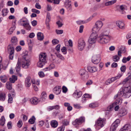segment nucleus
<instances>
[{
  "instance_id": "obj_1",
  "label": "nucleus",
  "mask_w": 131,
  "mask_h": 131,
  "mask_svg": "<svg viewBox=\"0 0 131 131\" xmlns=\"http://www.w3.org/2000/svg\"><path fill=\"white\" fill-rule=\"evenodd\" d=\"M131 95V84L128 86L121 88L118 94L114 97L116 99L119 97L123 96L125 98H129Z\"/></svg>"
},
{
  "instance_id": "obj_2",
  "label": "nucleus",
  "mask_w": 131,
  "mask_h": 131,
  "mask_svg": "<svg viewBox=\"0 0 131 131\" xmlns=\"http://www.w3.org/2000/svg\"><path fill=\"white\" fill-rule=\"evenodd\" d=\"M22 67L25 69L28 68L30 64V61L26 51L25 53L23 54L22 58L21 60Z\"/></svg>"
},
{
  "instance_id": "obj_3",
  "label": "nucleus",
  "mask_w": 131,
  "mask_h": 131,
  "mask_svg": "<svg viewBox=\"0 0 131 131\" xmlns=\"http://www.w3.org/2000/svg\"><path fill=\"white\" fill-rule=\"evenodd\" d=\"M111 36L108 35L101 34L97 38V40L98 42L101 44L106 43L110 40Z\"/></svg>"
},
{
  "instance_id": "obj_4",
  "label": "nucleus",
  "mask_w": 131,
  "mask_h": 131,
  "mask_svg": "<svg viewBox=\"0 0 131 131\" xmlns=\"http://www.w3.org/2000/svg\"><path fill=\"white\" fill-rule=\"evenodd\" d=\"M19 22L20 25L23 26L27 30H31V26L27 18H23L20 20Z\"/></svg>"
},
{
  "instance_id": "obj_5",
  "label": "nucleus",
  "mask_w": 131,
  "mask_h": 131,
  "mask_svg": "<svg viewBox=\"0 0 131 131\" xmlns=\"http://www.w3.org/2000/svg\"><path fill=\"white\" fill-rule=\"evenodd\" d=\"M97 33L93 32L89 39L88 41L90 43L89 45L91 46L93 48L95 46V43L96 42V39H97Z\"/></svg>"
},
{
  "instance_id": "obj_6",
  "label": "nucleus",
  "mask_w": 131,
  "mask_h": 131,
  "mask_svg": "<svg viewBox=\"0 0 131 131\" xmlns=\"http://www.w3.org/2000/svg\"><path fill=\"white\" fill-rule=\"evenodd\" d=\"M103 25L101 21H98L95 23V25L92 29L93 32L96 33L98 32Z\"/></svg>"
},
{
  "instance_id": "obj_7",
  "label": "nucleus",
  "mask_w": 131,
  "mask_h": 131,
  "mask_svg": "<svg viewBox=\"0 0 131 131\" xmlns=\"http://www.w3.org/2000/svg\"><path fill=\"white\" fill-rule=\"evenodd\" d=\"M85 120V118L83 117H81L79 118L76 119L74 121V123H75L74 126L78 128L79 127L78 126L84 122Z\"/></svg>"
},
{
  "instance_id": "obj_8",
  "label": "nucleus",
  "mask_w": 131,
  "mask_h": 131,
  "mask_svg": "<svg viewBox=\"0 0 131 131\" xmlns=\"http://www.w3.org/2000/svg\"><path fill=\"white\" fill-rule=\"evenodd\" d=\"M85 120V118L83 117H81L79 118L76 119L74 121V123H75L74 126L78 128L79 127L78 126L84 122Z\"/></svg>"
},
{
  "instance_id": "obj_9",
  "label": "nucleus",
  "mask_w": 131,
  "mask_h": 131,
  "mask_svg": "<svg viewBox=\"0 0 131 131\" xmlns=\"http://www.w3.org/2000/svg\"><path fill=\"white\" fill-rule=\"evenodd\" d=\"M85 45V43L82 38L80 39L78 41V48L80 50L82 51L84 49Z\"/></svg>"
},
{
  "instance_id": "obj_10",
  "label": "nucleus",
  "mask_w": 131,
  "mask_h": 131,
  "mask_svg": "<svg viewBox=\"0 0 131 131\" xmlns=\"http://www.w3.org/2000/svg\"><path fill=\"white\" fill-rule=\"evenodd\" d=\"M79 74L82 78L87 79L89 77L88 72L84 69H81L80 70L79 72Z\"/></svg>"
},
{
  "instance_id": "obj_11",
  "label": "nucleus",
  "mask_w": 131,
  "mask_h": 131,
  "mask_svg": "<svg viewBox=\"0 0 131 131\" xmlns=\"http://www.w3.org/2000/svg\"><path fill=\"white\" fill-rule=\"evenodd\" d=\"M100 57L99 55H95L92 57V61L94 64H98L100 62Z\"/></svg>"
},
{
  "instance_id": "obj_12",
  "label": "nucleus",
  "mask_w": 131,
  "mask_h": 131,
  "mask_svg": "<svg viewBox=\"0 0 131 131\" xmlns=\"http://www.w3.org/2000/svg\"><path fill=\"white\" fill-rule=\"evenodd\" d=\"M105 121V119L99 118L97 119V121L96 122V124L98 126L100 127L101 128L104 125Z\"/></svg>"
},
{
  "instance_id": "obj_13",
  "label": "nucleus",
  "mask_w": 131,
  "mask_h": 131,
  "mask_svg": "<svg viewBox=\"0 0 131 131\" xmlns=\"http://www.w3.org/2000/svg\"><path fill=\"white\" fill-rule=\"evenodd\" d=\"M46 56L45 53H41L39 56V61L44 63H46Z\"/></svg>"
},
{
  "instance_id": "obj_14",
  "label": "nucleus",
  "mask_w": 131,
  "mask_h": 131,
  "mask_svg": "<svg viewBox=\"0 0 131 131\" xmlns=\"http://www.w3.org/2000/svg\"><path fill=\"white\" fill-rule=\"evenodd\" d=\"M119 131H131V126L129 124H126Z\"/></svg>"
},
{
  "instance_id": "obj_15",
  "label": "nucleus",
  "mask_w": 131,
  "mask_h": 131,
  "mask_svg": "<svg viewBox=\"0 0 131 131\" xmlns=\"http://www.w3.org/2000/svg\"><path fill=\"white\" fill-rule=\"evenodd\" d=\"M127 113L126 110L124 108H122L118 112V115L119 116H122L126 115Z\"/></svg>"
},
{
  "instance_id": "obj_16",
  "label": "nucleus",
  "mask_w": 131,
  "mask_h": 131,
  "mask_svg": "<svg viewBox=\"0 0 131 131\" xmlns=\"http://www.w3.org/2000/svg\"><path fill=\"white\" fill-rule=\"evenodd\" d=\"M82 92L79 90H75L74 92V98L77 99L81 96L82 95Z\"/></svg>"
},
{
  "instance_id": "obj_17",
  "label": "nucleus",
  "mask_w": 131,
  "mask_h": 131,
  "mask_svg": "<svg viewBox=\"0 0 131 131\" xmlns=\"http://www.w3.org/2000/svg\"><path fill=\"white\" fill-rule=\"evenodd\" d=\"M50 13L49 12L47 13V17L46 20V25L47 27V28L48 29H49L50 27H49V22L50 21Z\"/></svg>"
},
{
  "instance_id": "obj_18",
  "label": "nucleus",
  "mask_w": 131,
  "mask_h": 131,
  "mask_svg": "<svg viewBox=\"0 0 131 131\" xmlns=\"http://www.w3.org/2000/svg\"><path fill=\"white\" fill-rule=\"evenodd\" d=\"M31 78L29 76L27 77L25 79V85L26 87H29L31 84V81H30Z\"/></svg>"
},
{
  "instance_id": "obj_19",
  "label": "nucleus",
  "mask_w": 131,
  "mask_h": 131,
  "mask_svg": "<svg viewBox=\"0 0 131 131\" xmlns=\"http://www.w3.org/2000/svg\"><path fill=\"white\" fill-rule=\"evenodd\" d=\"M116 23L117 26L119 28L121 29L124 28V23L122 22L121 21H116Z\"/></svg>"
},
{
  "instance_id": "obj_20",
  "label": "nucleus",
  "mask_w": 131,
  "mask_h": 131,
  "mask_svg": "<svg viewBox=\"0 0 131 131\" xmlns=\"http://www.w3.org/2000/svg\"><path fill=\"white\" fill-rule=\"evenodd\" d=\"M87 69L89 72L92 73L95 72L97 70L96 68L94 67L88 66L87 67Z\"/></svg>"
},
{
  "instance_id": "obj_21",
  "label": "nucleus",
  "mask_w": 131,
  "mask_h": 131,
  "mask_svg": "<svg viewBox=\"0 0 131 131\" xmlns=\"http://www.w3.org/2000/svg\"><path fill=\"white\" fill-rule=\"evenodd\" d=\"M8 51L9 54H14V46L12 45H9L8 47Z\"/></svg>"
},
{
  "instance_id": "obj_22",
  "label": "nucleus",
  "mask_w": 131,
  "mask_h": 131,
  "mask_svg": "<svg viewBox=\"0 0 131 131\" xmlns=\"http://www.w3.org/2000/svg\"><path fill=\"white\" fill-rule=\"evenodd\" d=\"M20 59L18 58V62L16 68V72L18 73L19 72L20 70Z\"/></svg>"
},
{
  "instance_id": "obj_23",
  "label": "nucleus",
  "mask_w": 131,
  "mask_h": 131,
  "mask_svg": "<svg viewBox=\"0 0 131 131\" xmlns=\"http://www.w3.org/2000/svg\"><path fill=\"white\" fill-rule=\"evenodd\" d=\"M11 41L12 43L11 45L13 46L16 45L17 44V38L16 37H13L11 39Z\"/></svg>"
},
{
  "instance_id": "obj_24",
  "label": "nucleus",
  "mask_w": 131,
  "mask_h": 131,
  "mask_svg": "<svg viewBox=\"0 0 131 131\" xmlns=\"http://www.w3.org/2000/svg\"><path fill=\"white\" fill-rule=\"evenodd\" d=\"M30 101L32 104H37L38 102V99L36 97H33L30 100Z\"/></svg>"
},
{
  "instance_id": "obj_25",
  "label": "nucleus",
  "mask_w": 131,
  "mask_h": 131,
  "mask_svg": "<svg viewBox=\"0 0 131 131\" xmlns=\"http://www.w3.org/2000/svg\"><path fill=\"white\" fill-rule=\"evenodd\" d=\"M131 77L130 75H128V77L125 79L122 82V83L124 84L126 83H129Z\"/></svg>"
},
{
  "instance_id": "obj_26",
  "label": "nucleus",
  "mask_w": 131,
  "mask_h": 131,
  "mask_svg": "<svg viewBox=\"0 0 131 131\" xmlns=\"http://www.w3.org/2000/svg\"><path fill=\"white\" fill-rule=\"evenodd\" d=\"M51 126L53 128H56L58 125V123L56 120L52 121L51 122Z\"/></svg>"
},
{
  "instance_id": "obj_27",
  "label": "nucleus",
  "mask_w": 131,
  "mask_h": 131,
  "mask_svg": "<svg viewBox=\"0 0 131 131\" xmlns=\"http://www.w3.org/2000/svg\"><path fill=\"white\" fill-rule=\"evenodd\" d=\"M8 12V10L7 9L4 8L2 9L1 11L2 16L4 17L6 16Z\"/></svg>"
},
{
  "instance_id": "obj_28",
  "label": "nucleus",
  "mask_w": 131,
  "mask_h": 131,
  "mask_svg": "<svg viewBox=\"0 0 131 131\" xmlns=\"http://www.w3.org/2000/svg\"><path fill=\"white\" fill-rule=\"evenodd\" d=\"M37 36L38 39L39 40H42L44 38L43 34L41 32H38L37 33Z\"/></svg>"
},
{
  "instance_id": "obj_29",
  "label": "nucleus",
  "mask_w": 131,
  "mask_h": 131,
  "mask_svg": "<svg viewBox=\"0 0 131 131\" xmlns=\"http://www.w3.org/2000/svg\"><path fill=\"white\" fill-rule=\"evenodd\" d=\"M122 74H119L116 76L112 77L110 79L112 82L116 80L117 79L119 78L122 76Z\"/></svg>"
},
{
  "instance_id": "obj_30",
  "label": "nucleus",
  "mask_w": 131,
  "mask_h": 131,
  "mask_svg": "<svg viewBox=\"0 0 131 131\" xmlns=\"http://www.w3.org/2000/svg\"><path fill=\"white\" fill-rule=\"evenodd\" d=\"M6 95L4 92L0 93V100L4 101L5 99Z\"/></svg>"
},
{
  "instance_id": "obj_31",
  "label": "nucleus",
  "mask_w": 131,
  "mask_h": 131,
  "mask_svg": "<svg viewBox=\"0 0 131 131\" xmlns=\"http://www.w3.org/2000/svg\"><path fill=\"white\" fill-rule=\"evenodd\" d=\"M41 99L42 101H44L47 98V95L46 93L45 92H43L41 93Z\"/></svg>"
},
{
  "instance_id": "obj_32",
  "label": "nucleus",
  "mask_w": 131,
  "mask_h": 131,
  "mask_svg": "<svg viewBox=\"0 0 131 131\" xmlns=\"http://www.w3.org/2000/svg\"><path fill=\"white\" fill-rule=\"evenodd\" d=\"M5 119L4 116H2L0 120V125L2 126H3L5 124Z\"/></svg>"
},
{
  "instance_id": "obj_33",
  "label": "nucleus",
  "mask_w": 131,
  "mask_h": 131,
  "mask_svg": "<svg viewBox=\"0 0 131 131\" xmlns=\"http://www.w3.org/2000/svg\"><path fill=\"white\" fill-rule=\"evenodd\" d=\"M117 126L118 125H115L114 123H113L110 127V131H115Z\"/></svg>"
},
{
  "instance_id": "obj_34",
  "label": "nucleus",
  "mask_w": 131,
  "mask_h": 131,
  "mask_svg": "<svg viewBox=\"0 0 131 131\" xmlns=\"http://www.w3.org/2000/svg\"><path fill=\"white\" fill-rule=\"evenodd\" d=\"M6 87L8 90H11L12 87V83L9 82H7L6 84Z\"/></svg>"
},
{
  "instance_id": "obj_35",
  "label": "nucleus",
  "mask_w": 131,
  "mask_h": 131,
  "mask_svg": "<svg viewBox=\"0 0 131 131\" xmlns=\"http://www.w3.org/2000/svg\"><path fill=\"white\" fill-rule=\"evenodd\" d=\"M36 118L34 116H32L31 117L29 120L28 122L31 124H33L35 122Z\"/></svg>"
},
{
  "instance_id": "obj_36",
  "label": "nucleus",
  "mask_w": 131,
  "mask_h": 131,
  "mask_svg": "<svg viewBox=\"0 0 131 131\" xmlns=\"http://www.w3.org/2000/svg\"><path fill=\"white\" fill-rule=\"evenodd\" d=\"M0 78L2 82H5L7 81V78L6 76L4 75L3 76H1Z\"/></svg>"
},
{
  "instance_id": "obj_37",
  "label": "nucleus",
  "mask_w": 131,
  "mask_h": 131,
  "mask_svg": "<svg viewBox=\"0 0 131 131\" xmlns=\"http://www.w3.org/2000/svg\"><path fill=\"white\" fill-rule=\"evenodd\" d=\"M120 59V58L117 55H115L113 57V59L114 62L118 61Z\"/></svg>"
},
{
  "instance_id": "obj_38",
  "label": "nucleus",
  "mask_w": 131,
  "mask_h": 131,
  "mask_svg": "<svg viewBox=\"0 0 131 131\" xmlns=\"http://www.w3.org/2000/svg\"><path fill=\"white\" fill-rule=\"evenodd\" d=\"M45 63L39 61L37 63V66L38 67L41 68L43 66Z\"/></svg>"
},
{
  "instance_id": "obj_39",
  "label": "nucleus",
  "mask_w": 131,
  "mask_h": 131,
  "mask_svg": "<svg viewBox=\"0 0 131 131\" xmlns=\"http://www.w3.org/2000/svg\"><path fill=\"white\" fill-rule=\"evenodd\" d=\"M98 106L97 104L96 103H92L89 104V106L90 107L92 108H94L97 107Z\"/></svg>"
},
{
  "instance_id": "obj_40",
  "label": "nucleus",
  "mask_w": 131,
  "mask_h": 131,
  "mask_svg": "<svg viewBox=\"0 0 131 131\" xmlns=\"http://www.w3.org/2000/svg\"><path fill=\"white\" fill-rule=\"evenodd\" d=\"M55 54H56V56L58 58H59L62 60H64L65 58L60 53H55Z\"/></svg>"
},
{
  "instance_id": "obj_41",
  "label": "nucleus",
  "mask_w": 131,
  "mask_h": 131,
  "mask_svg": "<svg viewBox=\"0 0 131 131\" xmlns=\"http://www.w3.org/2000/svg\"><path fill=\"white\" fill-rule=\"evenodd\" d=\"M62 123L64 126H67L69 124V122L67 119H65L62 121Z\"/></svg>"
},
{
  "instance_id": "obj_42",
  "label": "nucleus",
  "mask_w": 131,
  "mask_h": 131,
  "mask_svg": "<svg viewBox=\"0 0 131 131\" xmlns=\"http://www.w3.org/2000/svg\"><path fill=\"white\" fill-rule=\"evenodd\" d=\"M60 90H61V87H60L59 86L55 87L53 89L54 91L55 92L57 91H58V94L59 93V91Z\"/></svg>"
},
{
  "instance_id": "obj_43",
  "label": "nucleus",
  "mask_w": 131,
  "mask_h": 131,
  "mask_svg": "<svg viewBox=\"0 0 131 131\" xmlns=\"http://www.w3.org/2000/svg\"><path fill=\"white\" fill-rule=\"evenodd\" d=\"M8 63V62H6L4 63H3V64H2V68L4 70H5L7 68Z\"/></svg>"
},
{
  "instance_id": "obj_44",
  "label": "nucleus",
  "mask_w": 131,
  "mask_h": 131,
  "mask_svg": "<svg viewBox=\"0 0 131 131\" xmlns=\"http://www.w3.org/2000/svg\"><path fill=\"white\" fill-rule=\"evenodd\" d=\"M122 101L121 99H118L117 100L115 101V105H117V104H121L122 103Z\"/></svg>"
},
{
  "instance_id": "obj_45",
  "label": "nucleus",
  "mask_w": 131,
  "mask_h": 131,
  "mask_svg": "<svg viewBox=\"0 0 131 131\" xmlns=\"http://www.w3.org/2000/svg\"><path fill=\"white\" fill-rule=\"evenodd\" d=\"M8 102L9 103H11L12 102L13 98L11 95L10 94H8Z\"/></svg>"
},
{
  "instance_id": "obj_46",
  "label": "nucleus",
  "mask_w": 131,
  "mask_h": 131,
  "mask_svg": "<svg viewBox=\"0 0 131 131\" xmlns=\"http://www.w3.org/2000/svg\"><path fill=\"white\" fill-rule=\"evenodd\" d=\"M126 69L125 66H122L120 68V70L122 72L124 73L125 72Z\"/></svg>"
},
{
  "instance_id": "obj_47",
  "label": "nucleus",
  "mask_w": 131,
  "mask_h": 131,
  "mask_svg": "<svg viewBox=\"0 0 131 131\" xmlns=\"http://www.w3.org/2000/svg\"><path fill=\"white\" fill-rule=\"evenodd\" d=\"M114 105H115V104L114 103H113L110 106H108L107 108V110L108 111L111 110V109L113 107Z\"/></svg>"
},
{
  "instance_id": "obj_48",
  "label": "nucleus",
  "mask_w": 131,
  "mask_h": 131,
  "mask_svg": "<svg viewBox=\"0 0 131 131\" xmlns=\"http://www.w3.org/2000/svg\"><path fill=\"white\" fill-rule=\"evenodd\" d=\"M52 42L53 45H56L59 42V40L57 39H53L52 41Z\"/></svg>"
},
{
  "instance_id": "obj_49",
  "label": "nucleus",
  "mask_w": 131,
  "mask_h": 131,
  "mask_svg": "<svg viewBox=\"0 0 131 131\" xmlns=\"http://www.w3.org/2000/svg\"><path fill=\"white\" fill-rule=\"evenodd\" d=\"M62 92L64 93H66L68 91L67 88L66 87L64 86H62Z\"/></svg>"
},
{
  "instance_id": "obj_50",
  "label": "nucleus",
  "mask_w": 131,
  "mask_h": 131,
  "mask_svg": "<svg viewBox=\"0 0 131 131\" xmlns=\"http://www.w3.org/2000/svg\"><path fill=\"white\" fill-rule=\"evenodd\" d=\"M15 28L14 27H13L10 28L9 30V32L8 33L10 35L13 32V31L14 30Z\"/></svg>"
},
{
  "instance_id": "obj_51",
  "label": "nucleus",
  "mask_w": 131,
  "mask_h": 131,
  "mask_svg": "<svg viewBox=\"0 0 131 131\" xmlns=\"http://www.w3.org/2000/svg\"><path fill=\"white\" fill-rule=\"evenodd\" d=\"M56 32L57 34H60L63 33V30H59L56 29Z\"/></svg>"
},
{
  "instance_id": "obj_52",
  "label": "nucleus",
  "mask_w": 131,
  "mask_h": 131,
  "mask_svg": "<svg viewBox=\"0 0 131 131\" xmlns=\"http://www.w3.org/2000/svg\"><path fill=\"white\" fill-rule=\"evenodd\" d=\"M61 50L62 52H64V53H63V54H66V53H67V52H66L67 49H66V47H63L62 48Z\"/></svg>"
},
{
  "instance_id": "obj_53",
  "label": "nucleus",
  "mask_w": 131,
  "mask_h": 131,
  "mask_svg": "<svg viewBox=\"0 0 131 131\" xmlns=\"http://www.w3.org/2000/svg\"><path fill=\"white\" fill-rule=\"evenodd\" d=\"M64 127H65L64 126H62L58 128L57 131H64Z\"/></svg>"
},
{
  "instance_id": "obj_54",
  "label": "nucleus",
  "mask_w": 131,
  "mask_h": 131,
  "mask_svg": "<svg viewBox=\"0 0 131 131\" xmlns=\"http://www.w3.org/2000/svg\"><path fill=\"white\" fill-rule=\"evenodd\" d=\"M32 12L34 13H35L36 14H39L40 13V11L38 10H37L35 9H32L31 10Z\"/></svg>"
},
{
  "instance_id": "obj_55",
  "label": "nucleus",
  "mask_w": 131,
  "mask_h": 131,
  "mask_svg": "<svg viewBox=\"0 0 131 131\" xmlns=\"http://www.w3.org/2000/svg\"><path fill=\"white\" fill-rule=\"evenodd\" d=\"M65 6L67 8H68L69 9H70L71 8V4L69 3L68 4V3H66L65 4Z\"/></svg>"
},
{
  "instance_id": "obj_56",
  "label": "nucleus",
  "mask_w": 131,
  "mask_h": 131,
  "mask_svg": "<svg viewBox=\"0 0 131 131\" xmlns=\"http://www.w3.org/2000/svg\"><path fill=\"white\" fill-rule=\"evenodd\" d=\"M112 82V81L110 79L107 80L105 82V84L106 85H108L111 83Z\"/></svg>"
},
{
  "instance_id": "obj_57",
  "label": "nucleus",
  "mask_w": 131,
  "mask_h": 131,
  "mask_svg": "<svg viewBox=\"0 0 131 131\" xmlns=\"http://www.w3.org/2000/svg\"><path fill=\"white\" fill-rule=\"evenodd\" d=\"M84 28L83 26L82 25L80 26L79 27V32L80 33H81L83 32V29Z\"/></svg>"
},
{
  "instance_id": "obj_58",
  "label": "nucleus",
  "mask_w": 131,
  "mask_h": 131,
  "mask_svg": "<svg viewBox=\"0 0 131 131\" xmlns=\"http://www.w3.org/2000/svg\"><path fill=\"white\" fill-rule=\"evenodd\" d=\"M35 7L38 9H40L41 8V6L38 3H37L35 5Z\"/></svg>"
},
{
  "instance_id": "obj_59",
  "label": "nucleus",
  "mask_w": 131,
  "mask_h": 131,
  "mask_svg": "<svg viewBox=\"0 0 131 131\" xmlns=\"http://www.w3.org/2000/svg\"><path fill=\"white\" fill-rule=\"evenodd\" d=\"M12 123L11 122H8L7 124V126L8 129H11L12 128Z\"/></svg>"
},
{
  "instance_id": "obj_60",
  "label": "nucleus",
  "mask_w": 131,
  "mask_h": 131,
  "mask_svg": "<svg viewBox=\"0 0 131 131\" xmlns=\"http://www.w3.org/2000/svg\"><path fill=\"white\" fill-rule=\"evenodd\" d=\"M22 125V123L21 121L19 120L17 124V126L19 128H20Z\"/></svg>"
},
{
  "instance_id": "obj_61",
  "label": "nucleus",
  "mask_w": 131,
  "mask_h": 131,
  "mask_svg": "<svg viewBox=\"0 0 131 131\" xmlns=\"http://www.w3.org/2000/svg\"><path fill=\"white\" fill-rule=\"evenodd\" d=\"M56 24L58 25V27H62L63 25V24H62L61 22L59 21H57L56 22Z\"/></svg>"
},
{
  "instance_id": "obj_62",
  "label": "nucleus",
  "mask_w": 131,
  "mask_h": 131,
  "mask_svg": "<svg viewBox=\"0 0 131 131\" xmlns=\"http://www.w3.org/2000/svg\"><path fill=\"white\" fill-rule=\"evenodd\" d=\"M60 45L58 44L56 47V50L58 52H60Z\"/></svg>"
},
{
  "instance_id": "obj_63",
  "label": "nucleus",
  "mask_w": 131,
  "mask_h": 131,
  "mask_svg": "<svg viewBox=\"0 0 131 131\" xmlns=\"http://www.w3.org/2000/svg\"><path fill=\"white\" fill-rule=\"evenodd\" d=\"M31 24L33 26H35L37 24V21L36 20H34L31 22Z\"/></svg>"
},
{
  "instance_id": "obj_64",
  "label": "nucleus",
  "mask_w": 131,
  "mask_h": 131,
  "mask_svg": "<svg viewBox=\"0 0 131 131\" xmlns=\"http://www.w3.org/2000/svg\"><path fill=\"white\" fill-rule=\"evenodd\" d=\"M38 74L40 77H44V73L42 71L39 72L38 73Z\"/></svg>"
}]
</instances>
